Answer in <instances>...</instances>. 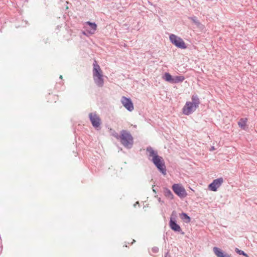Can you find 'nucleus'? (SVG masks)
I'll return each mask as SVG.
<instances>
[{
  "mask_svg": "<svg viewBox=\"0 0 257 257\" xmlns=\"http://www.w3.org/2000/svg\"><path fill=\"white\" fill-rule=\"evenodd\" d=\"M148 153L149 159L151 160L158 170L163 175L166 174V168L163 158L159 156L158 152L155 151L151 147H148L146 149Z\"/></svg>",
  "mask_w": 257,
  "mask_h": 257,
  "instance_id": "nucleus-1",
  "label": "nucleus"
},
{
  "mask_svg": "<svg viewBox=\"0 0 257 257\" xmlns=\"http://www.w3.org/2000/svg\"><path fill=\"white\" fill-rule=\"evenodd\" d=\"M93 66L92 74L94 81L98 87H102L104 85L102 71L95 60Z\"/></svg>",
  "mask_w": 257,
  "mask_h": 257,
  "instance_id": "nucleus-2",
  "label": "nucleus"
},
{
  "mask_svg": "<svg viewBox=\"0 0 257 257\" xmlns=\"http://www.w3.org/2000/svg\"><path fill=\"white\" fill-rule=\"evenodd\" d=\"M120 138L119 140L121 144L127 149L132 148L134 144V139L131 133L126 131L122 130L120 131Z\"/></svg>",
  "mask_w": 257,
  "mask_h": 257,
  "instance_id": "nucleus-3",
  "label": "nucleus"
},
{
  "mask_svg": "<svg viewBox=\"0 0 257 257\" xmlns=\"http://www.w3.org/2000/svg\"><path fill=\"white\" fill-rule=\"evenodd\" d=\"M88 116L90 121L95 129L97 131L100 130L101 120L97 113L96 112L89 113Z\"/></svg>",
  "mask_w": 257,
  "mask_h": 257,
  "instance_id": "nucleus-4",
  "label": "nucleus"
},
{
  "mask_svg": "<svg viewBox=\"0 0 257 257\" xmlns=\"http://www.w3.org/2000/svg\"><path fill=\"white\" fill-rule=\"evenodd\" d=\"M169 39L171 42L177 47L183 49L187 48V46L183 39L177 37L175 35L171 34L169 36Z\"/></svg>",
  "mask_w": 257,
  "mask_h": 257,
  "instance_id": "nucleus-5",
  "label": "nucleus"
},
{
  "mask_svg": "<svg viewBox=\"0 0 257 257\" xmlns=\"http://www.w3.org/2000/svg\"><path fill=\"white\" fill-rule=\"evenodd\" d=\"M172 188L174 192L180 198H184L187 195L186 190L180 184H173Z\"/></svg>",
  "mask_w": 257,
  "mask_h": 257,
  "instance_id": "nucleus-6",
  "label": "nucleus"
},
{
  "mask_svg": "<svg viewBox=\"0 0 257 257\" xmlns=\"http://www.w3.org/2000/svg\"><path fill=\"white\" fill-rule=\"evenodd\" d=\"M197 108V107L194 105L193 103H191V102L188 101L183 107L182 111L183 114L188 115L194 112Z\"/></svg>",
  "mask_w": 257,
  "mask_h": 257,
  "instance_id": "nucleus-7",
  "label": "nucleus"
},
{
  "mask_svg": "<svg viewBox=\"0 0 257 257\" xmlns=\"http://www.w3.org/2000/svg\"><path fill=\"white\" fill-rule=\"evenodd\" d=\"M224 182L222 177L214 179L213 182L208 185V189L212 191L215 192L217 190Z\"/></svg>",
  "mask_w": 257,
  "mask_h": 257,
  "instance_id": "nucleus-8",
  "label": "nucleus"
},
{
  "mask_svg": "<svg viewBox=\"0 0 257 257\" xmlns=\"http://www.w3.org/2000/svg\"><path fill=\"white\" fill-rule=\"evenodd\" d=\"M120 101L123 106L129 111H132L134 110V104L130 98L123 96L121 97Z\"/></svg>",
  "mask_w": 257,
  "mask_h": 257,
  "instance_id": "nucleus-9",
  "label": "nucleus"
},
{
  "mask_svg": "<svg viewBox=\"0 0 257 257\" xmlns=\"http://www.w3.org/2000/svg\"><path fill=\"white\" fill-rule=\"evenodd\" d=\"M169 225L170 228L175 231L180 232L181 231L180 226L176 222L175 217L173 218L172 216L170 217Z\"/></svg>",
  "mask_w": 257,
  "mask_h": 257,
  "instance_id": "nucleus-10",
  "label": "nucleus"
},
{
  "mask_svg": "<svg viewBox=\"0 0 257 257\" xmlns=\"http://www.w3.org/2000/svg\"><path fill=\"white\" fill-rule=\"evenodd\" d=\"M214 254L217 257H231L230 254L227 253H224V252L217 247H214L213 248Z\"/></svg>",
  "mask_w": 257,
  "mask_h": 257,
  "instance_id": "nucleus-11",
  "label": "nucleus"
},
{
  "mask_svg": "<svg viewBox=\"0 0 257 257\" xmlns=\"http://www.w3.org/2000/svg\"><path fill=\"white\" fill-rule=\"evenodd\" d=\"M188 19L190 20L196 26L200 29H203L204 28L203 25L195 16L189 17Z\"/></svg>",
  "mask_w": 257,
  "mask_h": 257,
  "instance_id": "nucleus-12",
  "label": "nucleus"
},
{
  "mask_svg": "<svg viewBox=\"0 0 257 257\" xmlns=\"http://www.w3.org/2000/svg\"><path fill=\"white\" fill-rule=\"evenodd\" d=\"M163 193L166 197L169 199L170 200H172L174 199V195L171 190L167 188H163Z\"/></svg>",
  "mask_w": 257,
  "mask_h": 257,
  "instance_id": "nucleus-13",
  "label": "nucleus"
},
{
  "mask_svg": "<svg viewBox=\"0 0 257 257\" xmlns=\"http://www.w3.org/2000/svg\"><path fill=\"white\" fill-rule=\"evenodd\" d=\"M47 99L48 102L51 103L56 102L58 100V96L49 93V94L47 96Z\"/></svg>",
  "mask_w": 257,
  "mask_h": 257,
  "instance_id": "nucleus-14",
  "label": "nucleus"
},
{
  "mask_svg": "<svg viewBox=\"0 0 257 257\" xmlns=\"http://www.w3.org/2000/svg\"><path fill=\"white\" fill-rule=\"evenodd\" d=\"M247 121V118H241L239 119V120L238 121V126L241 128L243 130H244L245 128V126L246 125V123Z\"/></svg>",
  "mask_w": 257,
  "mask_h": 257,
  "instance_id": "nucleus-15",
  "label": "nucleus"
},
{
  "mask_svg": "<svg viewBox=\"0 0 257 257\" xmlns=\"http://www.w3.org/2000/svg\"><path fill=\"white\" fill-rule=\"evenodd\" d=\"M86 24L89 25L91 28V30L89 31V33L91 34H94L97 28L96 24L95 23H91L90 22H86Z\"/></svg>",
  "mask_w": 257,
  "mask_h": 257,
  "instance_id": "nucleus-16",
  "label": "nucleus"
},
{
  "mask_svg": "<svg viewBox=\"0 0 257 257\" xmlns=\"http://www.w3.org/2000/svg\"><path fill=\"white\" fill-rule=\"evenodd\" d=\"M191 100L192 102L191 103H193L194 105L198 107L200 104V100L198 96L196 94L193 95L191 97Z\"/></svg>",
  "mask_w": 257,
  "mask_h": 257,
  "instance_id": "nucleus-17",
  "label": "nucleus"
},
{
  "mask_svg": "<svg viewBox=\"0 0 257 257\" xmlns=\"http://www.w3.org/2000/svg\"><path fill=\"white\" fill-rule=\"evenodd\" d=\"M185 78L183 76H176L173 77L171 83H178L184 80Z\"/></svg>",
  "mask_w": 257,
  "mask_h": 257,
  "instance_id": "nucleus-18",
  "label": "nucleus"
},
{
  "mask_svg": "<svg viewBox=\"0 0 257 257\" xmlns=\"http://www.w3.org/2000/svg\"><path fill=\"white\" fill-rule=\"evenodd\" d=\"M163 78L165 81L172 83L173 77L170 73L167 72L165 73Z\"/></svg>",
  "mask_w": 257,
  "mask_h": 257,
  "instance_id": "nucleus-19",
  "label": "nucleus"
},
{
  "mask_svg": "<svg viewBox=\"0 0 257 257\" xmlns=\"http://www.w3.org/2000/svg\"><path fill=\"white\" fill-rule=\"evenodd\" d=\"M180 217L182 218V219L184 220L187 223H188L190 221V217L185 213H182L180 214Z\"/></svg>",
  "mask_w": 257,
  "mask_h": 257,
  "instance_id": "nucleus-20",
  "label": "nucleus"
},
{
  "mask_svg": "<svg viewBox=\"0 0 257 257\" xmlns=\"http://www.w3.org/2000/svg\"><path fill=\"white\" fill-rule=\"evenodd\" d=\"M235 251L236 253L240 255H243L245 257H248V255L245 252H244L243 250L239 249L237 248H235Z\"/></svg>",
  "mask_w": 257,
  "mask_h": 257,
  "instance_id": "nucleus-21",
  "label": "nucleus"
},
{
  "mask_svg": "<svg viewBox=\"0 0 257 257\" xmlns=\"http://www.w3.org/2000/svg\"><path fill=\"white\" fill-rule=\"evenodd\" d=\"M111 135L114 137L115 138H116L117 140H119L120 138V135H119L117 132L113 131Z\"/></svg>",
  "mask_w": 257,
  "mask_h": 257,
  "instance_id": "nucleus-22",
  "label": "nucleus"
},
{
  "mask_svg": "<svg viewBox=\"0 0 257 257\" xmlns=\"http://www.w3.org/2000/svg\"><path fill=\"white\" fill-rule=\"evenodd\" d=\"M152 251L154 253H157L159 251V248L158 247H156V246L153 247L152 248Z\"/></svg>",
  "mask_w": 257,
  "mask_h": 257,
  "instance_id": "nucleus-23",
  "label": "nucleus"
},
{
  "mask_svg": "<svg viewBox=\"0 0 257 257\" xmlns=\"http://www.w3.org/2000/svg\"><path fill=\"white\" fill-rule=\"evenodd\" d=\"M164 257H171L170 254L169 252V251L165 253Z\"/></svg>",
  "mask_w": 257,
  "mask_h": 257,
  "instance_id": "nucleus-24",
  "label": "nucleus"
},
{
  "mask_svg": "<svg viewBox=\"0 0 257 257\" xmlns=\"http://www.w3.org/2000/svg\"><path fill=\"white\" fill-rule=\"evenodd\" d=\"M135 240L134 239V240H133V242H132V243H133L134 242H135Z\"/></svg>",
  "mask_w": 257,
  "mask_h": 257,
  "instance_id": "nucleus-25",
  "label": "nucleus"
},
{
  "mask_svg": "<svg viewBox=\"0 0 257 257\" xmlns=\"http://www.w3.org/2000/svg\"><path fill=\"white\" fill-rule=\"evenodd\" d=\"M62 76L61 75H60V78H62Z\"/></svg>",
  "mask_w": 257,
  "mask_h": 257,
  "instance_id": "nucleus-26",
  "label": "nucleus"
}]
</instances>
